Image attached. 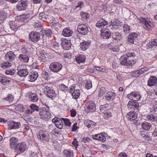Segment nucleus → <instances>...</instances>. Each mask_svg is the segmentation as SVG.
<instances>
[{
	"instance_id": "f257e3e1",
	"label": "nucleus",
	"mask_w": 157,
	"mask_h": 157,
	"mask_svg": "<svg viewBox=\"0 0 157 157\" xmlns=\"http://www.w3.org/2000/svg\"><path fill=\"white\" fill-rule=\"evenodd\" d=\"M138 19L140 23L144 24L143 27L146 30H150L151 27L154 28L155 26V23L152 22L151 21V19L149 18L140 17Z\"/></svg>"
},
{
	"instance_id": "f03ea898",
	"label": "nucleus",
	"mask_w": 157,
	"mask_h": 157,
	"mask_svg": "<svg viewBox=\"0 0 157 157\" xmlns=\"http://www.w3.org/2000/svg\"><path fill=\"white\" fill-rule=\"evenodd\" d=\"M134 112H129L126 115L127 118L136 126L139 125L140 123L141 119L140 117H137V114Z\"/></svg>"
},
{
	"instance_id": "7ed1b4c3",
	"label": "nucleus",
	"mask_w": 157,
	"mask_h": 157,
	"mask_svg": "<svg viewBox=\"0 0 157 157\" xmlns=\"http://www.w3.org/2000/svg\"><path fill=\"white\" fill-rule=\"evenodd\" d=\"M39 114L40 118L48 120L52 117V115L48 109L43 107L40 108Z\"/></svg>"
},
{
	"instance_id": "20e7f679",
	"label": "nucleus",
	"mask_w": 157,
	"mask_h": 157,
	"mask_svg": "<svg viewBox=\"0 0 157 157\" xmlns=\"http://www.w3.org/2000/svg\"><path fill=\"white\" fill-rule=\"evenodd\" d=\"M44 90L45 94L49 98L53 99V97L56 96L55 91L52 87L46 86L44 87Z\"/></svg>"
},
{
	"instance_id": "39448f33",
	"label": "nucleus",
	"mask_w": 157,
	"mask_h": 157,
	"mask_svg": "<svg viewBox=\"0 0 157 157\" xmlns=\"http://www.w3.org/2000/svg\"><path fill=\"white\" fill-rule=\"evenodd\" d=\"M28 0H21L19 1L16 6L17 9L19 11L25 10L29 3Z\"/></svg>"
},
{
	"instance_id": "423d86ee",
	"label": "nucleus",
	"mask_w": 157,
	"mask_h": 157,
	"mask_svg": "<svg viewBox=\"0 0 157 157\" xmlns=\"http://www.w3.org/2000/svg\"><path fill=\"white\" fill-rule=\"evenodd\" d=\"M127 56L124 55L121 56L120 59V63L123 65L130 67L134 64L133 60H128Z\"/></svg>"
},
{
	"instance_id": "0eeeda50",
	"label": "nucleus",
	"mask_w": 157,
	"mask_h": 157,
	"mask_svg": "<svg viewBox=\"0 0 157 157\" xmlns=\"http://www.w3.org/2000/svg\"><path fill=\"white\" fill-rule=\"evenodd\" d=\"M127 106L129 109L133 110V112L135 113L138 112L139 111V105L138 102L129 101L128 104Z\"/></svg>"
},
{
	"instance_id": "6e6552de",
	"label": "nucleus",
	"mask_w": 157,
	"mask_h": 157,
	"mask_svg": "<svg viewBox=\"0 0 157 157\" xmlns=\"http://www.w3.org/2000/svg\"><path fill=\"white\" fill-rule=\"evenodd\" d=\"M38 139L42 140H45L46 142L49 140V136L48 133L43 131H40L37 136Z\"/></svg>"
},
{
	"instance_id": "1a4fd4ad",
	"label": "nucleus",
	"mask_w": 157,
	"mask_h": 157,
	"mask_svg": "<svg viewBox=\"0 0 157 157\" xmlns=\"http://www.w3.org/2000/svg\"><path fill=\"white\" fill-rule=\"evenodd\" d=\"M128 98L130 100L134 101H139L141 98V96L138 92H132L127 95Z\"/></svg>"
},
{
	"instance_id": "9d476101",
	"label": "nucleus",
	"mask_w": 157,
	"mask_h": 157,
	"mask_svg": "<svg viewBox=\"0 0 157 157\" xmlns=\"http://www.w3.org/2000/svg\"><path fill=\"white\" fill-rule=\"evenodd\" d=\"M30 40L35 43L38 42L40 39V34L36 32H32L29 34Z\"/></svg>"
},
{
	"instance_id": "9b49d317",
	"label": "nucleus",
	"mask_w": 157,
	"mask_h": 157,
	"mask_svg": "<svg viewBox=\"0 0 157 157\" xmlns=\"http://www.w3.org/2000/svg\"><path fill=\"white\" fill-rule=\"evenodd\" d=\"M77 30L80 34L84 35L87 33L88 28L86 25L81 24L78 26Z\"/></svg>"
},
{
	"instance_id": "f8f14e48",
	"label": "nucleus",
	"mask_w": 157,
	"mask_h": 157,
	"mask_svg": "<svg viewBox=\"0 0 157 157\" xmlns=\"http://www.w3.org/2000/svg\"><path fill=\"white\" fill-rule=\"evenodd\" d=\"M86 108L88 112H94L96 110V105L93 101H88L86 104Z\"/></svg>"
},
{
	"instance_id": "ddd939ff",
	"label": "nucleus",
	"mask_w": 157,
	"mask_h": 157,
	"mask_svg": "<svg viewBox=\"0 0 157 157\" xmlns=\"http://www.w3.org/2000/svg\"><path fill=\"white\" fill-rule=\"evenodd\" d=\"M8 124L9 129H18L21 126V123L19 122L10 121L8 122Z\"/></svg>"
},
{
	"instance_id": "4468645a",
	"label": "nucleus",
	"mask_w": 157,
	"mask_h": 157,
	"mask_svg": "<svg viewBox=\"0 0 157 157\" xmlns=\"http://www.w3.org/2000/svg\"><path fill=\"white\" fill-rule=\"evenodd\" d=\"M27 149V146L25 142H22L17 144L15 149L17 151L23 152Z\"/></svg>"
},
{
	"instance_id": "2eb2a0df",
	"label": "nucleus",
	"mask_w": 157,
	"mask_h": 157,
	"mask_svg": "<svg viewBox=\"0 0 157 157\" xmlns=\"http://www.w3.org/2000/svg\"><path fill=\"white\" fill-rule=\"evenodd\" d=\"M61 47L59 46L58 44L56 42L51 43L50 44V48L53 50L57 53H60L61 52Z\"/></svg>"
},
{
	"instance_id": "dca6fc26",
	"label": "nucleus",
	"mask_w": 157,
	"mask_h": 157,
	"mask_svg": "<svg viewBox=\"0 0 157 157\" xmlns=\"http://www.w3.org/2000/svg\"><path fill=\"white\" fill-rule=\"evenodd\" d=\"M15 55L13 52L9 51L6 53L5 59L7 61L13 62L15 60Z\"/></svg>"
},
{
	"instance_id": "f3484780",
	"label": "nucleus",
	"mask_w": 157,
	"mask_h": 157,
	"mask_svg": "<svg viewBox=\"0 0 157 157\" xmlns=\"http://www.w3.org/2000/svg\"><path fill=\"white\" fill-rule=\"evenodd\" d=\"M138 35L136 34L130 33L128 35V41L132 44H136L137 40Z\"/></svg>"
},
{
	"instance_id": "a211bd4d",
	"label": "nucleus",
	"mask_w": 157,
	"mask_h": 157,
	"mask_svg": "<svg viewBox=\"0 0 157 157\" xmlns=\"http://www.w3.org/2000/svg\"><path fill=\"white\" fill-rule=\"evenodd\" d=\"M101 36L104 39H108L110 37L111 35V32L108 29L101 30Z\"/></svg>"
},
{
	"instance_id": "6ab92c4d",
	"label": "nucleus",
	"mask_w": 157,
	"mask_h": 157,
	"mask_svg": "<svg viewBox=\"0 0 157 157\" xmlns=\"http://www.w3.org/2000/svg\"><path fill=\"white\" fill-rule=\"evenodd\" d=\"M105 99L107 101L113 100L115 98L116 94L113 92L109 91L107 92L105 95Z\"/></svg>"
},
{
	"instance_id": "aec40b11",
	"label": "nucleus",
	"mask_w": 157,
	"mask_h": 157,
	"mask_svg": "<svg viewBox=\"0 0 157 157\" xmlns=\"http://www.w3.org/2000/svg\"><path fill=\"white\" fill-rule=\"evenodd\" d=\"M30 17V14L27 13L20 15L17 17L19 21L20 20L21 21L25 22L29 20Z\"/></svg>"
},
{
	"instance_id": "412c9836",
	"label": "nucleus",
	"mask_w": 157,
	"mask_h": 157,
	"mask_svg": "<svg viewBox=\"0 0 157 157\" xmlns=\"http://www.w3.org/2000/svg\"><path fill=\"white\" fill-rule=\"evenodd\" d=\"M18 26L14 24L13 22L10 23L8 25V30L10 33H13Z\"/></svg>"
},
{
	"instance_id": "4be33fe9",
	"label": "nucleus",
	"mask_w": 157,
	"mask_h": 157,
	"mask_svg": "<svg viewBox=\"0 0 157 157\" xmlns=\"http://www.w3.org/2000/svg\"><path fill=\"white\" fill-rule=\"evenodd\" d=\"M107 24V21L105 19L101 18L97 22L96 26L98 28H102Z\"/></svg>"
},
{
	"instance_id": "5701e85b",
	"label": "nucleus",
	"mask_w": 157,
	"mask_h": 157,
	"mask_svg": "<svg viewBox=\"0 0 157 157\" xmlns=\"http://www.w3.org/2000/svg\"><path fill=\"white\" fill-rule=\"evenodd\" d=\"M62 65L59 62H54L51 63L49 65L50 69H62Z\"/></svg>"
},
{
	"instance_id": "b1692460",
	"label": "nucleus",
	"mask_w": 157,
	"mask_h": 157,
	"mask_svg": "<svg viewBox=\"0 0 157 157\" xmlns=\"http://www.w3.org/2000/svg\"><path fill=\"white\" fill-rule=\"evenodd\" d=\"M11 79L2 76H0V82L3 85H8L11 81Z\"/></svg>"
},
{
	"instance_id": "393cba45",
	"label": "nucleus",
	"mask_w": 157,
	"mask_h": 157,
	"mask_svg": "<svg viewBox=\"0 0 157 157\" xmlns=\"http://www.w3.org/2000/svg\"><path fill=\"white\" fill-rule=\"evenodd\" d=\"M157 79L155 76H151L148 81L147 85L148 86H151L156 83Z\"/></svg>"
},
{
	"instance_id": "a878e982",
	"label": "nucleus",
	"mask_w": 157,
	"mask_h": 157,
	"mask_svg": "<svg viewBox=\"0 0 157 157\" xmlns=\"http://www.w3.org/2000/svg\"><path fill=\"white\" fill-rule=\"evenodd\" d=\"M18 142V139L15 137H13L10 139V146L11 148H15L16 145Z\"/></svg>"
},
{
	"instance_id": "bb28decb",
	"label": "nucleus",
	"mask_w": 157,
	"mask_h": 157,
	"mask_svg": "<svg viewBox=\"0 0 157 157\" xmlns=\"http://www.w3.org/2000/svg\"><path fill=\"white\" fill-rule=\"evenodd\" d=\"M84 123L85 126L88 128H92L96 125V123L89 120L85 121Z\"/></svg>"
},
{
	"instance_id": "cd10ccee",
	"label": "nucleus",
	"mask_w": 157,
	"mask_h": 157,
	"mask_svg": "<svg viewBox=\"0 0 157 157\" xmlns=\"http://www.w3.org/2000/svg\"><path fill=\"white\" fill-rule=\"evenodd\" d=\"M90 42L88 41H84L81 43L80 44V48L83 51H85L87 49L89 45L90 44Z\"/></svg>"
},
{
	"instance_id": "c85d7f7f",
	"label": "nucleus",
	"mask_w": 157,
	"mask_h": 157,
	"mask_svg": "<svg viewBox=\"0 0 157 157\" xmlns=\"http://www.w3.org/2000/svg\"><path fill=\"white\" fill-rule=\"evenodd\" d=\"M112 38L113 39L118 41L122 38V35L120 33L118 32H114L112 33Z\"/></svg>"
},
{
	"instance_id": "c756f323",
	"label": "nucleus",
	"mask_w": 157,
	"mask_h": 157,
	"mask_svg": "<svg viewBox=\"0 0 157 157\" xmlns=\"http://www.w3.org/2000/svg\"><path fill=\"white\" fill-rule=\"evenodd\" d=\"M29 100L34 102L37 101L39 99L36 94L32 93L29 94Z\"/></svg>"
},
{
	"instance_id": "7c9ffc66",
	"label": "nucleus",
	"mask_w": 157,
	"mask_h": 157,
	"mask_svg": "<svg viewBox=\"0 0 157 157\" xmlns=\"http://www.w3.org/2000/svg\"><path fill=\"white\" fill-rule=\"evenodd\" d=\"M156 45H157V44L156 43V41L154 39L152 41L147 43L145 46V48L146 49L148 50L153 48L154 46Z\"/></svg>"
},
{
	"instance_id": "2f4dec72",
	"label": "nucleus",
	"mask_w": 157,
	"mask_h": 157,
	"mask_svg": "<svg viewBox=\"0 0 157 157\" xmlns=\"http://www.w3.org/2000/svg\"><path fill=\"white\" fill-rule=\"evenodd\" d=\"M17 74L21 77H25L28 74V72L26 69H20L19 70L18 69H17Z\"/></svg>"
},
{
	"instance_id": "473e14b6",
	"label": "nucleus",
	"mask_w": 157,
	"mask_h": 157,
	"mask_svg": "<svg viewBox=\"0 0 157 157\" xmlns=\"http://www.w3.org/2000/svg\"><path fill=\"white\" fill-rule=\"evenodd\" d=\"M142 128L143 129L145 130H149L151 127V124L146 122H144L141 123V124Z\"/></svg>"
},
{
	"instance_id": "72a5a7b5",
	"label": "nucleus",
	"mask_w": 157,
	"mask_h": 157,
	"mask_svg": "<svg viewBox=\"0 0 157 157\" xmlns=\"http://www.w3.org/2000/svg\"><path fill=\"white\" fill-rule=\"evenodd\" d=\"M72 34V32L69 29L67 28L64 29L62 32L63 35L66 37L71 36Z\"/></svg>"
},
{
	"instance_id": "f704fd0d",
	"label": "nucleus",
	"mask_w": 157,
	"mask_h": 157,
	"mask_svg": "<svg viewBox=\"0 0 157 157\" xmlns=\"http://www.w3.org/2000/svg\"><path fill=\"white\" fill-rule=\"evenodd\" d=\"M86 59L85 56L83 55H80L75 59L76 61L78 63H83L85 62Z\"/></svg>"
},
{
	"instance_id": "c9c22d12",
	"label": "nucleus",
	"mask_w": 157,
	"mask_h": 157,
	"mask_svg": "<svg viewBox=\"0 0 157 157\" xmlns=\"http://www.w3.org/2000/svg\"><path fill=\"white\" fill-rule=\"evenodd\" d=\"M18 59L22 61L27 62L29 61V59L28 56L21 54L19 56Z\"/></svg>"
},
{
	"instance_id": "e433bc0d",
	"label": "nucleus",
	"mask_w": 157,
	"mask_h": 157,
	"mask_svg": "<svg viewBox=\"0 0 157 157\" xmlns=\"http://www.w3.org/2000/svg\"><path fill=\"white\" fill-rule=\"evenodd\" d=\"M7 16V14L5 11H0V23L3 22Z\"/></svg>"
},
{
	"instance_id": "4c0bfd02",
	"label": "nucleus",
	"mask_w": 157,
	"mask_h": 157,
	"mask_svg": "<svg viewBox=\"0 0 157 157\" xmlns=\"http://www.w3.org/2000/svg\"><path fill=\"white\" fill-rule=\"evenodd\" d=\"M41 32H42V33L43 34V36L45 35L48 37H51L52 35V32L50 29H48L46 30H42Z\"/></svg>"
},
{
	"instance_id": "58836bf2",
	"label": "nucleus",
	"mask_w": 157,
	"mask_h": 157,
	"mask_svg": "<svg viewBox=\"0 0 157 157\" xmlns=\"http://www.w3.org/2000/svg\"><path fill=\"white\" fill-rule=\"evenodd\" d=\"M39 17L40 19L45 21L48 18V16L44 12H42L40 13Z\"/></svg>"
},
{
	"instance_id": "ea45409f",
	"label": "nucleus",
	"mask_w": 157,
	"mask_h": 157,
	"mask_svg": "<svg viewBox=\"0 0 157 157\" xmlns=\"http://www.w3.org/2000/svg\"><path fill=\"white\" fill-rule=\"evenodd\" d=\"M72 95L75 99H77L80 95V90H74Z\"/></svg>"
},
{
	"instance_id": "a19ab883",
	"label": "nucleus",
	"mask_w": 157,
	"mask_h": 157,
	"mask_svg": "<svg viewBox=\"0 0 157 157\" xmlns=\"http://www.w3.org/2000/svg\"><path fill=\"white\" fill-rule=\"evenodd\" d=\"M12 64L8 62L2 63L1 64V67L5 69L11 67Z\"/></svg>"
},
{
	"instance_id": "79ce46f5",
	"label": "nucleus",
	"mask_w": 157,
	"mask_h": 157,
	"mask_svg": "<svg viewBox=\"0 0 157 157\" xmlns=\"http://www.w3.org/2000/svg\"><path fill=\"white\" fill-rule=\"evenodd\" d=\"M147 118L148 120L153 122L157 120V117L152 114L148 115Z\"/></svg>"
},
{
	"instance_id": "37998d69",
	"label": "nucleus",
	"mask_w": 157,
	"mask_h": 157,
	"mask_svg": "<svg viewBox=\"0 0 157 157\" xmlns=\"http://www.w3.org/2000/svg\"><path fill=\"white\" fill-rule=\"evenodd\" d=\"M13 99V98L12 95L11 94H9L8 96L4 98L3 99V101L4 102L8 101V102H10L12 101Z\"/></svg>"
},
{
	"instance_id": "c03bdc74",
	"label": "nucleus",
	"mask_w": 157,
	"mask_h": 157,
	"mask_svg": "<svg viewBox=\"0 0 157 157\" xmlns=\"http://www.w3.org/2000/svg\"><path fill=\"white\" fill-rule=\"evenodd\" d=\"M61 119H60L59 118H57V119H55V118H54L52 120V121L55 123V124L56 126L63 122L61 120Z\"/></svg>"
},
{
	"instance_id": "a18cd8bd",
	"label": "nucleus",
	"mask_w": 157,
	"mask_h": 157,
	"mask_svg": "<svg viewBox=\"0 0 157 157\" xmlns=\"http://www.w3.org/2000/svg\"><path fill=\"white\" fill-rule=\"evenodd\" d=\"M107 90L105 87H101L100 90L98 93V96L99 97H101L103 96L106 92Z\"/></svg>"
},
{
	"instance_id": "49530a36",
	"label": "nucleus",
	"mask_w": 157,
	"mask_h": 157,
	"mask_svg": "<svg viewBox=\"0 0 157 157\" xmlns=\"http://www.w3.org/2000/svg\"><path fill=\"white\" fill-rule=\"evenodd\" d=\"M30 108L33 111H36L39 112V109H40L39 107L36 105L34 104H32L30 106Z\"/></svg>"
},
{
	"instance_id": "de8ad7c7",
	"label": "nucleus",
	"mask_w": 157,
	"mask_h": 157,
	"mask_svg": "<svg viewBox=\"0 0 157 157\" xmlns=\"http://www.w3.org/2000/svg\"><path fill=\"white\" fill-rule=\"evenodd\" d=\"M123 31L125 33H129L130 32V28L129 25L125 24L123 27Z\"/></svg>"
},
{
	"instance_id": "09e8293b",
	"label": "nucleus",
	"mask_w": 157,
	"mask_h": 157,
	"mask_svg": "<svg viewBox=\"0 0 157 157\" xmlns=\"http://www.w3.org/2000/svg\"><path fill=\"white\" fill-rule=\"evenodd\" d=\"M61 119L63 120L64 121L65 125L67 126L70 127L71 126V123L70 122L69 120L68 119L62 118Z\"/></svg>"
},
{
	"instance_id": "8fccbe9b",
	"label": "nucleus",
	"mask_w": 157,
	"mask_h": 157,
	"mask_svg": "<svg viewBox=\"0 0 157 157\" xmlns=\"http://www.w3.org/2000/svg\"><path fill=\"white\" fill-rule=\"evenodd\" d=\"M15 71L14 69H6L5 73L8 75H13L14 74Z\"/></svg>"
},
{
	"instance_id": "3c124183",
	"label": "nucleus",
	"mask_w": 157,
	"mask_h": 157,
	"mask_svg": "<svg viewBox=\"0 0 157 157\" xmlns=\"http://www.w3.org/2000/svg\"><path fill=\"white\" fill-rule=\"evenodd\" d=\"M84 3L83 2H78L77 5L75 7V9L78 8L79 10H80L84 6Z\"/></svg>"
},
{
	"instance_id": "603ef678",
	"label": "nucleus",
	"mask_w": 157,
	"mask_h": 157,
	"mask_svg": "<svg viewBox=\"0 0 157 157\" xmlns=\"http://www.w3.org/2000/svg\"><path fill=\"white\" fill-rule=\"evenodd\" d=\"M67 44H64V43H62V45L63 48L65 50H68L71 48V43H69Z\"/></svg>"
},
{
	"instance_id": "864d4df0",
	"label": "nucleus",
	"mask_w": 157,
	"mask_h": 157,
	"mask_svg": "<svg viewBox=\"0 0 157 157\" xmlns=\"http://www.w3.org/2000/svg\"><path fill=\"white\" fill-rule=\"evenodd\" d=\"M64 153L67 155V157H71L73 156V151L71 150H68L67 151H64Z\"/></svg>"
},
{
	"instance_id": "5fc2aeb1",
	"label": "nucleus",
	"mask_w": 157,
	"mask_h": 157,
	"mask_svg": "<svg viewBox=\"0 0 157 157\" xmlns=\"http://www.w3.org/2000/svg\"><path fill=\"white\" fill-rule=\"evenodd\" d=\"M144 71H142V69H138L134 72V74L135 76H138L140 75L143 74Z\"/></svg>"
},
{
	"instance_id": "6e6d98bb",
	"label": "nucleus",
	"mask_w": 157,
	"mask_h": 157,
	"mask_svg": "<svg viewBox=\"0 0 157 157\" xmlns=\"http://www.w3.org/2000/svg\"><path fill=\"white\" fill-rule=\"evenodd\" d=\"M39 59L40 60H42L43 62H45L46 60V57L44 54L40 53L39 55Z\"/></svg>"
},
{
	"instance_id": "4d7b16f0",
	"label": "nucleus",
	"mask_w": 157,
	"mask_h": 157,
	"mask_svg": "<svg viewBox=\"0 0 157 157\" xmlns=\"http://www.w3.org/2000/svg\"><path fill=\"white\" fill-rule=\"evenodd\" d=\"M101 134H95L94 135L92 136V137L93 139L96 140H100L101 137Z\"/></svg>"
},
{
	"instance_id": "13d9d810",
	"label": "nucleus",
	"mask_w": 157,
	"mask_h": 157,
	"mask_svg": "<svg viewBox=\"0 0 157 157\" xmlns=\"http://www.w3.org/2000/svg\"><path fill=\"white\" fill-rule=\"evenodd\" d=\"M51 72H49V71L47 72V71H46L45 70H44V71H42V75H43V76L44 77L45 79L47 78V77L46 76H49Z\"/></svg>"
},
{
	"instance_id": "bf43d9fd",
	"label": "nucleus",
	"mask_w": 157,
	"mask_h": 157,
	"mask_svg": "<svg viewBox=\"0 0 157 157\" xmlns=\"http://www.w3.org/2000/svg\"><path fill=\"white\" fill-rule=\"evenodd\" d=\"M125 55L127 56L128 59L129 58H133L136 56V54L134 52H128Z\"/></svg>"
},
{
	"instance_id": "052dcab7",
	"label": "nucleus",
	"mask_w": 157,
	"mask_h": 157,
	"mask_svg": "<svg viewBox=\"0 0 157 157\" xmlns=\"http://www.w3.org/2000/svg\"><path fill=\"white\" fill-rule=\"evenodd\" d=\"M86 87L88 89L90 88L92 86L91 81L90 80H87L86 83Z\"/></svg>"
},
{
	"instance_id": "680f3d73",
	"label": "nucleus",
	"mask_w": 157,
	"mask_h": 157,
	"mask_svg": "<svg viewBox=\"0 0 157 157\" xmlns=\"http://www.w3.org/2000/svg\"><path fill=\"white\" fill-rule=\"evenodd\" d=\"M59 87L61 90L65 91L68 90L67 86L64 85L63 84H61L59 85Z\"/></svg>"
},
{
	"instance_id": "e2e57ef3",
	"label": "nucleus",
	"mask_w": 157,
	"mask_h": 157,
	"mask_svg": "<svg viewBox=\"0 0 157 157\" xmlns=\"http://www.w3.org/2000/svg\"><path fill=\"white\" fill-rule=\"evenodd\" d=\"M18 110L21 112H24L25 111V108L22 105L19 104L17 106Z\"/></svg>"
},
{
	"instance_id": "0e129e2a",
	"label": "nucleus",
	"mask_w": 157,
	"mask_h": 157,
	"mask_svg": "<svg viewBox=\"0 0 157 157\" xmlns=\"http://www.w3.org/2000/svg\"><path fill=\"white\" fill-rule=\"evenodd\" d=\"M81 140L84 143L90 142L91 141V140L88 137L82 138V139Z\"/></svg>"
},
{
	"instance_id": "69168bd1",
	"label": "nucleus",
	"mask_w": 157,
	"mask_h": 157,
	"mask_svg": "<svg viewBox=\"0 0 157 157\" xmlns=\"http://www.w3.org/2000/svg\"><path fill=\"white\" fill-rule=\"evenodd\" d=\"M37 78L36 75V76L35 77L34 75L31 74L29 76L30 81L31 82H33Z\"/></svg>"
},
{
	"instance_id": "338daca9",
	"label": "nucleus",
	"mask_w": 157,
	"mask_h": 157,
	"mask_svg": "<svg viewBox=\"0 0 157 157\" xmlns=\"http://www.w3.org/2000/svg\"><path fill=\"white\" fill-rule=\"evenodd\" d=\"M77 123H75L73 125L72 127V130H71V131L72 132L75 131L77 130V129L78 128V127L77 126Z\"/></svg>"
},
{
	"instance_id": "774afa93",
	"label": "nucleus",
	"mask_w": 157,
	"mask_h": 157,
	"mask_svg": "<svg viewBox=\"0 0 157 157\" xmlns=\"http://www.w3.org/2000/svg\"><path fill=\"white\" fill-rule=\"evenodd\" d=\"M72 144L75 147H77L78 146V142L76 139L75 138L74 139Z\"/></svg>"
}]
</instances>
